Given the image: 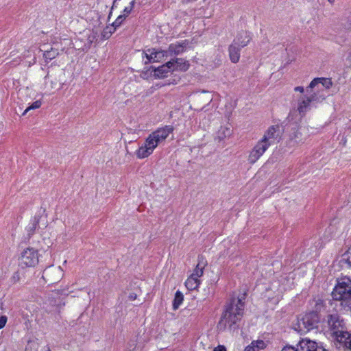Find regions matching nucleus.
Returning a JSON list of instances; mask_svg holds the SVG:
<instances>
[{"label": "nucleus", "mask_w": 351, "mask_h": 351, "mask_svg": "<svg viewBox=\"0 0 351 351\" xmlns=\"http://www.w3.org/2000/svg\"><path fill=\"white\" fill-rule=\"evenodd\" d=\"M38 261V251L32 247H28L21 253L19 265L23 268L35 267Z\"/></svg>", "instance_id": "8"}, {"label": "nucleus", "mask_w": 351, "mask_h": 351, "mask_svg": "<svg viewBox=\"0 0 351 351\" xmlns=\"http://www.w3.org/2000/svg\"><path fill=\"white\" fill-rule=\"evenodd\" d=\"M332 300L341 302L342 306L351 303V279L344 276L336 280V283L330 292Z\"/></svg>", "instance_id": "3"}, {"label": "nucleus", "mask_w": 351, "mask_h": 351, "mask_svg": "<svg viewBox=\"0 0 351 351\" xmlns=\"http://www.w3.org/2000/svg\"><path fill=\"white\" fill-rule=\"evenodd\" d=\"M38 225V219L36 218H34V219L32 221L31 224L29 225V226L27 228V230L28 232V234H32L36 229L37 228Z\"/></svg>", "instance_id": "30"}, {"label": "nucleus", "mask_w": 351, "mask_h": 351, "mask_svg": "<svg viewBox=\"0 0 351 351\" xmlns=\"http://www.w3.org/2000/svg\"><path fill=\"white\" fill-rule=\"evenodd\" d=\"M135 3H136L135 0H132L130 3L129 7L133 10Z\"/></svg>", "instance_id": "42"}, {"label": "nucleus", "mask_w": 351, "mask_h": 351, "mask_svg": "<svg viewBox=\"0 0 351 351\" xmlns=\"http://www.w3.org/2000/svg\"><path fill=\"white\" fill-rule=\"evenodd\" d=\"M41 104H42V102L40 100H37V101H34V103L32 104L31 106H29V107H27L25 109V110L23 113V115L25 114L30 110L39 108L41 106Z\"/></svg>", "instance_id": "32"}, {"label": "nucleus", "mask_w": 351, "mask_h": 351, "mask_svg": "<svg viewBox=\"0 0 351 351\" xmlns=\"http://www.w3.org/2000/svg\"><path fill=\"white\" fill-rule=\"evenodd\" d=\"M186 46L185 42L182 43L171 44L167 49L169 56L173 55H178L183 52L184 48Z\"/></svg>", "instance_id": "20"}, {"label": "nucleus", "mask_w": 351, "mask_h": 351, "mask_svg": "<svg viewBox=\"0 0 351 351\" xmlns=\"http://www.w3.org/2000/svg\"><path fill=\"white\" fill-rule=\"evenodd\" d=\"M8 318L5 315H2L0 317V329L3 328L6 323H7Z\"/></svg>", "instance_id": "35"}, {"label": "nucleus", "mask_w": 351, "mask_h": 351, "mask_svg": "<svg viewBox=\"0 0 351 351\" xmlns=\"http://www.w3.org/2000/svg\"><path fill=\"white\" fill-rule=\"evenodd\" d=\"M346 323L339 315H330V330H346Z\"/></svg>", "instance_id": "15"}, {"label": "nucleus", "mask_w": 351, "mask_h": 351, "mask_svg": "<svg viewBox=\"0 0 351 351\" xmlns=\"http://www.w3.org/2000/svg\"><path fill=\"white\" fill-rule=\"evenodd\" d=\"M281 131L278 125H271L265 132L263 138L261 139L268 147L278 143L281 138Z\"/></svg>", "instance_id": "10"}, {"label": "nucleus", "mask_w": 351, "mask_h": 351, "mask_svg": "<svg viewBox=\"0 0 351 351\" xmlns=\"http://www.w3.org/2000/svg\"><path fill=\"white\" fill-rule=\"evenodd\" d=\"M319 97L317 95H311L310 97L302 95L298 99L297 110L302 116L310 110L311 103L313 101H317Z\"/></svg>", "instance_id": "12"}, {"label": "nucleus", "mask_w": 351, "mask_h": 351, "mask_svg": "<svg viewBox=\"0 0 351 351\" xmlns=\"http://www.w3.org/2000/svg\"><path fill=\"white\" fill-rule=\"evenodd\" d=\"M129 299L131 300V301H133V300H135L137 298V295L134 293H132L129 295L128 296Z\"/></svg>", "instance_id": "38"}, {"label": "nucleus", "mask_w": 351, "mask_h": 351, "mask_svg": "<svg viewBox=\"0 0 351 351\" xmlns=\"http://www.w3.org/2000/svg\"><path fill=\"white\" fill-rule=\"evenodd\" d=\"M198 97L200 100H203L204 102L206 103L210 102L213 99L210 93L206 91H203L202 93L199 95Z\"/></svg>", "instance_id": "31"}, {"label": "nucleus", "mask_w": 351, "mask_h": 351, "mask_svg": "<svg viewBox=\"0 0 351 351\" xmlns=\"http://www.w3.org/2000/svg\"><path fill=\"white\" fill-rule=\"evenodd\" d=\"M63 47H60L58 45V43H53V47L49 50H45L43 53V57L47 62L52 60L55 58H56L59 53L60 51H63Z\"/></svg>", "instance_id": "16"}, {"label": "nucleus", "mask_w": 351, "mask_h": 351, "mask_svg": "<svg viewBox=\"0 0 351 351\" xmlns=\"http://www.w3.org/2000/svg\"><path fill=\"white\" fill-rule=\"evenodd\" d=\"M200 285V280L190 276L185 282V286L189 290H194Z\"/></svg>", "instance_id": "23"}, {"label": "nucleus", "mask_w": 351, "mask_h": 351, "mask_svg": "<svg viewBox=\"0 0 351 351\" xmlns=\"http://www.w3.org/2000/svg\"><path fill=\"white\" fill-rule=\"evenodd\" d=\"M333 346L338 351H351V333L346 330L330 332Z\"/></svg>", "instance_id": "5"}, {"label": "nucleus", "mask_w": 351, "mask_h": 351, "mask_svg": "<svg viewBox=\"0 0 351 351\" xmlns=\"http://www.w3.org/2000/svg\"><path fill=\"white\" fill-rule=\"evenodd\" d=\"M126 17L123 16V14L119 15L116 20L112 23V27H114L115 28H117L119 27L122 23L125 21Z\"/></svg>", "instance_id": "33"}, {"label": "nucleus", "mask_w": 351, "mask_h": 351, "mask_svg": "<svg viewBox=\"0 0 351 351\" xmlns=\"http://www.w3.org/2000/svg\"><path fill=\"white\" fill-rule=\"evenodd\" d=\"M281 351H300L299 350V348L298 347L297 348H295V347L292 346H285V347H283V348L282 349Z\"/></svg>", "instance_id": "34"}, {"label": "nucleus", "mask_w": 351, "mask_h": 351, "mask_svg": "<svg viewBox=\"0 0 351 351\" xmlns=\"http://www.w3.org/2000/svg\"><path fill=\"white\" fill-rule=\"evenodd\" d=\"M116 28L114 27H112V25L110 26H107L105 29H104L102 32V36L105 39H108L112 33L115 31Z\"/></svg>", "instance_id": "28"}, {"label": "nucleus", "mask_w": 351, "mask_h": 351, "mask_svg": "<svg viewBox=\"0 0 351 351\" xmlns=\"http://www.w3.org/2000/svg\"><path fill=\"white\" fill-rule=\"evenodd\" d=\"M328 88L329 78L316 77L311 82L306 90L307 91L308 90H314L315 92L313 95H317L319 97L317 101H320L327 97Z\"/></svg>", "instance_id": "6"}, {"label": "nucleus", "mask_w": 351, "mask_h": 351, "mask_svg": "<svg viewBox=\"0 0 351 351\" xmlns=\"http://www.w3.org/2000/svg\"><path fill=\"white\" fill-rule=\"evenodd\" d=\"M301 135L302 134L299 132L298 128L295 127L293 132L290 134V138L295 143H300L302 141Z\"/></svg>", "instance_id": "26"}, {"label": "nucleus", "mask_w": 351, "mask_h": 351, "mask_svg": "<svg viewBox=\"0 0 351 351\" xmlns=\"http://www.w3.org/2000/svg\"><path fill=\"white\" fill-rule=\"evenodd\" d=\"M132 9L130 7H125L123 10V15L127 17L132 12Z\"/></svg>", "instance_id": "36"}, {"label": "nucleus", "mask_w": 351, "mask_h": 351, "mask_svg": "<svg viewBox=\"0 0 351 351\" xmlns=\"http://www.w3.org/2000/svg\"><path fill=\"white\" fill-rule=\"evenodd\" d=\"M169 62L172 63L171 69L172 71H186L189 68V63L188 61L182 58H176L169 60Z\"/></svg>", "instance_id": "17"}, {"label": "nucleus", "mask_w": 351, "mask_h": 351, "mask_svg": "<svg viewBox=\"0 0 351 351\" xmlns=\"http://www.w3.org/2000/svg\"><path fill=\"white\" fill-rule=\"evenodd\" d=\"M349 17H350V20H349L348 23V24H345V25H344L346 27H350L351 26V14H350V16Z\"/></svg>", "instance_id": "43"}, {"label": "nucleus", "mask_w": 351, "mask_h": 351, "mask_svg": "<svg viewBox=\"0 0 351 351\" xmlns=\"http://www.w3.org/2000/svg\"><path fill=\"white\" fill-rule=\"evenodd\" d=\"M206 261H204L203 257H199V262L191 276L197 279H199V278L202 276L204 274V269Z\"/></svg>", "instance_id": "21"}, {"label": "nucleus", "mask_w": 351, "mask_h": 351, "mask_svg": "<svg viewBox=\"0 0 351 351\" xmlns=\"http://www.w3.org/2000/svg\"><path fill=\"white\" fill-rule=\"evenodd\" d=\"M63 276V271L60 267L50 266L43 273L42 278L46 283L53 285L59 282Z\"/></svg>", "instance_id": "9"}, {"label": "nucleus", "mask_w": 351, "mask_h": 351, "mask_svg": "<svg viewBox=\"0 0 351 351\" xmlns=\"http://www.w3.org/2000/svg\"><path fill=\"white\" fill-rule=\"evenodd\" d=\"M334 0H330V3L333 1Z\"/></svg>", "instance_id": "45"}, {"label": "nucleus", "mask_w": 351, "mask_h": 351, "mask_svg": "<svg viewBox=\"0 0 351 351\" xmlns=\"http://www.w3.org/2000/svg\"><path fill=\"white\" fill-rule=\"evenodd\" d=\"M156 53V62H160L165 58L169 57L167 50H158Z\"/></svg>", "instance_id": "29"}, {"label": "nucleus", "mask_w": 351, "mask_h": 351, "mask_svg": "<svg viewBox=\"0 0 351 351\" xmlns=\"http://www.w3.org/2000/svg\"><path fill=\"white\" fill-rule=\"evenodd\" d=\"M173 130V127L169 125L152 132L147 137L145 143L136 150V157L143 159L149 156L158 145L165 142Z\"/></svg>", "instance_id": "1"}, {"label": "nucleus", "mask_w": 351, "mask_h": 351, "mask_svg": "<svg viewBox=\"0 0 351 351\" xmlns=\"http://www.w3.org/2000/svg\"><path fill=\"white\" fill-rule=\"evenodd\" d=\"M319 321L318 314L313 311L310 312L298 318L294 329L302 335L306 334L311 330L316 328Z\"/></svg>", "instance_id": "4"}, {"label": "nucleus", "mask_w": 351, "mask_h": 351, "mask_svg": "<svg viewBox=\"0 0 351 351\" xmlns=\"http://www.w3.org/2000/svg\"><path fill=\"white\" fill-rule=\"evenodd\" d=\"M241 48L233 43L229 46V57L232 62L237 63L239 61Z\"/></svg>", "instance_id": "18"}, {"label": "nucleus", "mask_w": 351, "mask_h": 351, "mask_svg": "<svg viewBox=\"0 0 351 351\" xmlns=\"http://www.w3.org/2000/svg\"><path fill=\"white\" fill-rule=\"evenodd\" d=\"M172 63L168 61L166 64H164L158 66L154 71V74L159 78H162L167 76L169 72L173 71L171 69Z\"/></svg>", "instance_id": "19"}, {"label": "nucleus", "mask_w": 351, "mask_h": 351, "mask_svg": "<svg viewBox=\"0 0 351 351\" xmlns=\"http://www.w3.org/2000/svg\"><path fill=\"white\" fill-rule=\"evenodd\" d=\"M158 50L156 49H149L145 52V56L149 62H156V53Z\"/></svg>", "instance_id": "27"}, {"label": "nucleus", "mask_w": 351, "mask_h": 351, "mask_svg": "<svg viewBox=\"0 0 351 351\" xmlns=\"http://www.w3.org/2000/svg\"><path fill=\"white\" fill-rule=\"evenodd\" d=\"M297 347L299 348L300 351H327L322 346H318L317 343L308 338L302 339Z\"/></svg>", "instance_id": "13"}, {"label": "nucleus", "mask_w": 351, "mask_h": 351, "mask_svg": "<svg viewBox=\"0 0 351 351\" xmlns=\"http://www.w3.org/2000/svg\"><path fill=\"white\" fill-rule=\"evenodd\" d=\"M13 278L15 281H18L19 280V274L16 272L14 274Z\"/></svg>", "instance_id": "41"}, {"label": "nucleus", "mask_w": 351, "mask_h": 351, "mask_svg": "<svg viewBox=\"0 0 351 351\" xmlns=\"http://www.w3.org/2000/svg\"><path fill=\"white\" fill-rule=\"evenodd\" d=\"M252 36L250 32L242 31L239 32L233 40V43L237 45L240 47H244L247 46Z\"/></svg>", "instance_id": "14"}, {"label": "nucleus", "mask_w": 351, "mask_h": 351, "mask_svg": "<svg viewBox=\"0 0 351 351\" xmlns=\"http://www.w3.org/2000/svg\"><path fill=\"white\" fill-rule=\"evenodd\" d=\"M65 73L63 69H58L53 74H48L45 77V86L49 90H59L65 83Z\"/></svg>", "instance_id": "7"}, {"label": "nucleus", "mask_w": 351, "mask_h": 351, "mask_svg": "<svg viewBox=\"0 0 351 351\" xmlns=\"http://www.w3.org/2000/svg\"><path fill=\"white\" fill-rule=\"evenodd\" d=\"M294 90L302 93L304 90L303 86H296L294 88Z\"/></svg>", "instance_id": "40"}, {"label": "nucleus", "mask_w": 351, "mask_h": 351, "mask_svg": "<svg viewBox=\"0 0 351 351\" xmlns=\"http://www.w3.org/2000/svg\"><path fill=\"white\" fill-rule=\"evenodd\" d=\"M214 351H226V349L223 346H219L214 349Z\"/></svg>", "instance_id": "39"}, {"label": "nucleus", "mask_w": 351, "mask_h": 351, "mask_svg": "<svg viewBox=\"0 0 351 351\" xmlns=\"http://www.w3.org/2000/svg\"><path fill=\"white\" fill-rule=\"evenodd\" d=\"M232 130L228 127H221L217 133V136L220 140H223L227 136L231 135Z\"/></svg>", "instance_id": "25"}, {"label": "nucleus", "mask_w": 351, "mask_h": 351, "mask_svg": "<svg viewBox=\"0 0 351 351\" xmlns=\"http://www.w3.org/2000/svg\"><path fill=\"white\" fill-rule=\"evenodd\" d=\"M244 311V302L241 298H233L226 306L225 311L221 317L219 324L223 327L230 328L239 322Z\"/></svg>", "instance_id": "2"}, {"label": "nucleus", "mask_w": 351, "mask_h": 351, "mask_svg": "<svg viewBox=\"0 0 351 351\" xmlns=\"http://www.w3.org/2000/svg\"><path fill=\"white\" fill-rule=\"evenodd\" d=\"M184 300L183 294L180 291H177L175 294V298L173 303V308L176 310L179 308L180 304L182 303Z\"/></svg>", "instance_id": "24"}, {"label": "nucleus", "mask_w": 351, "mask_h": 351, "mask_svg": "<svg viewBox=\"0 0 351 351\" xmlns=\"http://www.w3.org/2000/svg\"><path fill=\"white\" fill-rule=\"evenodd\" d=\"M102 0H100L99 2H98V4H100V3L101 2Z\"/></svg>", "instance_id": "44"}, {"label": "nucleus", "mask_w": 351, "mask_h": 351, "mask_svg": "<svg viewBox=\"0 0 351 351\" xmlns=\"http://www.w3.org/2000/svg\"><path fill=\"white\" fill-rule=\"evenodd\" d=\"M269 148L267 144L259 140L250 152L248 156V162L250 164H254Z\"/></svg>", "instance_id": "11"}, {"label": "nucleus", "mask_w": 351, "mask_h": 351, "mask_svg": "<svg viewBox=\"0 0 351 351\" xmlns=\"http://www.w3.org/2000/svg\"><path fill=\"white\" fill-rule=\"evenodd\" d=\"M346 262L348 264L351 266V252H348V254H346Z\"/></svg>", "instance_id": "37"}, {"label": "nucleus", "mask_w": 351, "mask_h": 351, "mask_svg": "<svg viewBox=\"0 0 351 351\" xmlns=\"http://www.w3.org/2000/svg\"><path fill=\"white\" fill-rule=\"evenodd\" d=\"M267 343L263 340L252 341L251 343L247 346L244 351H260L266 348Z\"/></svg>", "instance_id": "22"}]
</instances>
